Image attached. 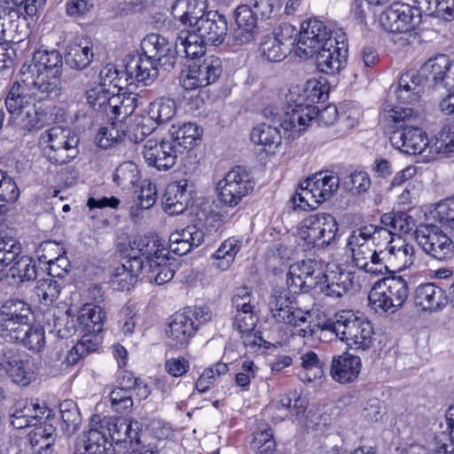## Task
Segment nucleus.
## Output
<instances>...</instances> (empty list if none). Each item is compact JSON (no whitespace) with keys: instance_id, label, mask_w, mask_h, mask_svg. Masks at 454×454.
Here are the masks:
<instances>
[{"instance_id":"1","label":"nucleus","mask_w":454,"mask_h":454,"mask_svg":"<svg viewBox=\"0 0 454 454\" xmlns=\"http://www.w3.org/2000/svg\"><path fill=\"white\" fill-rule=\"evenodd\" d=\"M388 116L396 124L389 137L391 145L405 154L421 153L428 140L426 133L414 126L419 119L418 112L411 107L395 106L388 110Z\"/></svg>"},{"instance_id":"2","label":"nucleus","mask_w":454,"mask_h":454,"mask_svg":"<svg viewBox=\"0 0 454 454\" xmlns=\"http://www.w3.org/2000/svg\"><path fill=\"white\" fill-rule=\"evenodd\" d=\"M325 329H328L352 349L365 351L374 341L372 324L353 310L337 312L332 320L325 323Z\"/></svg>"},{"instance_id":"3","label":"nucleus","mask_w":454,"mask_h":454,"mask_svg":"<svg viewBox=\"0 0 454 454\" xmlns=\"http://www.w3.org/2000/svg\"><path fill=\"white\" fill-rule=\"evenodd\" d=\"M79 138L69 128L54 126L41 133L42 155L56 166L67 164L79 154Z\"/></svg>"},{"instance_id":"4","label":"nucleus","mask_w":454,"mask_h":454,"mask_svg":"<svg viewBox=\"0 0 454 454\" xmlns=\"http://www.w3.org/2000/svg\"><path fill=\"white\" fill-rule=\"evenodd\" d=\"M135 253L140 254L145 261L143 270L156 273L153 277L157 285H163L174 277V270L167 264L168 260L167 248L157 237H137L129 243ZM150 280L153 277H149Z\"/></svg>"},{"instance_id":"5","label":"nucleus","mask_w":454,"mask_h":454,"mask_svg":"<svg viewBox=\"0 0 454 454\" xmlns=\"http://www.w3.org/2000/svg\"><path fill=\"white\" fill-rule=\"evenodd\" d=\"M409 296L408 282L400 276L386 278L377 282L369 293V301L375 309L393 314L403 305Z\"/></svg>"},{"instance_id":"6","label":"nucleus","mask_w":454,"mask_h":454,"mask_svg":"<svg viewBox=\"0 0 454 454\" xmlns=\"http://www.w3.org/2000/svg\"><path fill=\"white\" fill-rule=\"evenodd\" d=\"M338 231V223L332 215L317 213L301 221L299 235L308 246L325 248L335 240Z\"/></svg>"},{"instance_id":"7","label":"nucleus","mask_w":454,"mask_h":454,"mask_svg":"<svg viewBox=\"0 0 454 454\" xmlns=\"http://www.w3.org/2000/svg\"><path fill=\"white\" fill-rule=\"evenodd\" d=\"M6 378L21 386L28 385L35 378L28 355L13 345L0 347V379Z\"/></svg>"},{"instance_id":"8","label":"nucleus","mask_w":454,"mask_h":454,"mask_svg":"<svg viewBox=\"0 0 454 454\" xmlns=\"http://www.w3.org/2000/svg\"><path fill=\"white\" fill-rule=\"evenodd\" d=\"M414 237L418 246L430 257L444 262L453 259V241L435 225H419L414 231Z\"/></svg>"},{"instance_id":"9","label":"nucleus","mask_w":454,"mask_h":454,"mask_svg":"<svg viewBox=\"0 0 454 454\" xmlns=\"http://www.w3.org/2000/svg\"><path fill=\"white\" fill-rule=\"evenodd\" d=\"M254 184L241 167L231 169L217 184V199L225 207H234L254 190Z\"/></svg>"},{"instance_id":"10","label":"nucleus","mask_w":454,"mask_h":454,"mask_svg":"<svg viewBox=\"0 0 454 454\" xmlns=\"http://www.w3.org/2000/svg\"><path fill=\"white\" fill-rule=\"evenodd\" d=\"M323 265L316 259H307L292 264L287 274L286 284L290 292L308 293L321 285Z\"/></svg>"},{"instance_id":"11","label":"nucleus","mask_w":454,"mask_h":454,"mask_svg":"<svg viewBox=\"0 0 454 454\" xmlns=\"http://www.w3.org/2000/svg\"><path fill=\"white\" fill-rule=\"evenodd\" d=\"M382 28L394 34H410L421 23L420 12L407 4H394L380 14Z\"/></svg>"},{"instance_id":"12","label":"nucleus","mask_w":454,"mask_h":454,"mask_svg":"<svg viewBox=\"0 0 454 454\" xmlns=\"http://www.w3.org/2000/svg\"><path fill=\"white\" fill-rule=\"evenodd\" d=\"M331 38H333L331 31L327 29L322 21L317 19H310L301 24L295 53L299 57L311 58Z\"/></svg>"},{"instance_id":"13","label":"nucleus","mask_w":454,"mask_h":454,"mask_svg":"<svg viewBox=\"0 0 454 454\" xmlns=\"http://www.w3.org/2000/svg\"><path fill=\"white\" fill-rule=\"evenodd\" d=\"M316 55L317 67L320 72L328 74L339 73L347 64L348 45L345 35L328 39Z\"/></svg>"},{"instance_id":"14","label":"nucleus","mask_w":454,"mask_h":454,"mask_svg":"<svg viewBox=\"0 0 454 454\" xmlns=\"http://www.w3.org/2000/svg\"><path fill=\"white\" fill-rule=\"evenodd\" d=\"M142 155L148 166L160 171H167L173 168L180 154L178 149L168 138L160 141L150 138L143 145Z\"/></svg>"},{"instance_id":"15","label":"nucleus","mask_w":454,"mask_h":454,"mask_svg":"<svg viewBox=\"0 0 454 454\" xmlns=\"http://www.w3.org/2000/svg\"><path fill=\"white\" fill-rule=\"evenodd\" d=\"M361 287L358 277L355 272L346 270L338 265L323 273L320 291L326 296L340 298L349 290Z\"/></svg>"},{"instance_id":"16","label":"nucleus","mask_w":454,"mask_h":454,"mask_svg":"<svg viewBox=\"0 0 454 454\" xmlns=\"http://www.w3.org/2000/svg\"><path fill=\"white\" fill-rule=\"evenodd\" d=\"M424 82L442 85L448 90L454 89V61L447 55L441 54L429 59L418 72Z\"/></svg>"},{"instance_id":"17","label":"nucleus","mask_w":454,"mask_h":454,"mask_svg":"<svg viewBox=\"0 0 454 454\" xmlns=\"http://www.w3.org/2000/svg\"><path fill=\"white\" fill-rule=\"evenodd\" d=\"M158 64L144 53L129 56L126 60L125 81L128 84L148 86L158 77Z\"/></svg>"},{"instance_id":"18","label":"nucleus","mask_w":454,"mask_h":454,"mask_svg":"<svg viewBox=\"0 0 454 454\" xmlns=\"http://www.w3.org/2000/svg\"><path fill=\"white\" fill-rule=\"evenodd\" d=\"M270 310L272 317L278 323L289 325L292 329L300 322L303 323L305 316L309 310H304L297 306V304L284 293H274L270 295L269 301Z\"/></svg>"},{"instance_id":"19","label":"nucleus","mask_w":454,"mask_h":454,"mask_svg":"<svg viewBox=\"0 0 454 454\" xmlns=\"http://www.w3.org/2000/svg\"><path fill=\"white\" fill-rule=\"evenodd\" d=\"M63 58L56 50H38L35 51L30 64L23 65V76L50 74L60 76L62 74Z\"/></svg>"},{"instance_id":"20","label":"nucleus","mask_w":454,"mask_h":454,"mask_svg":"<svg viewBox=\"0 0 454 454\" xmlns=\"http://www.w3.org/2000/svg\"><path fill=\"white\" fill-rule=\"evenodd\" d=\"M228 22L224 15L207 12L192 32L198 33L202 41L209 45L222 44L227 35Z\"/></svg>"},{"instance_id":"21","label":"nucleus","mask_w":454,"mask_h":454,"mask_svg":"<svg viewBox=\"0 0 454 454\" xmlns=\"http://www.w3.org/2000/svg\"><path fill=\"white\" fill-rule=\"evenodd\" d=\"M143 53L157 64L173 67L176 63V43L158 34L148 35L142 42Z\"/></svg>"},{"instance_id":"22","label":"nucleus","mask_w":454,"mask_h":454,"mask_svg":"<svg viewBox=\"0 0 454 454\" xmlns=\"http://www.w3.org/2000/svg\"><path fill=\"white\" fill-rule=\"evenodd\" d=\"M144 267L145 261L141 258V254L135 253V249L130 247L129 259L115 269L110 281L111 286L119 291L129 290L136 284L137 276Z\"/></svg>"},{"instance_id":"23","label":"nucleus","mask_w":454,"mask_h":454,"mask_svg":"<svg viewBox=\"0 0 454 454\" xmlns=\"http://www.w3.org/2000/svg\"><path fill=\"white\" fill-rule=\"evenodd\" d=\"M45 409L27 399L17 401L10 409L11 424L17 429L37 426L43 419Z\"/></svg>"},{"instance_id":"24","label":"nucleus","mask_w":454,"mask_h":454,"mask_svg":"<svg viewBox=\"0 0 454 454\" xmlns=\"http://www.w3.org/2000/svg\"><path fill=\"white\" fill-rule=\"evenodd\" d=\"M205 0H177L173 6V15L178 19V27L183 30H194L199 21L206 16Z\"/></svg>"},{"instance_id":"25","label":"nucleus","mask_w":454,"mask_h":454,"mask_svg":"<svg viewBox=\"0 0 454 454\" xmlns=\"http://www.w3.org/2000/svg\"><path fill=\"white\" fill-rule=\"evenodd\" d=\"M425 82L423 78L416 71H410L403 74L395 88L394 93L399 103L402 105H414L419 101L424 91Z\"/></svg>"},{"instance_id":"26","label":"nucleus","mask_w":454,"mask_h":454,"mask_svg":"<svg viewBox=\"0 0 454 454\" xmlns=\"http://www.w3.org/2000/svg\"><path fill=\"white\" fill-rule=\"evenodd\" d=\"M316 115L315 106H299V108H291L290 111H287L283 120L278 115L274 124L278 123L285 131L300 134L306 130Z\"/></svg>"},{"instance_id":"27","label":"nucleus","mask_w":454,"mask_h":454,"mask_svg":"<svg viewBox=\"0 0 454 454\" xmlns=\"http://www.w3.org/2000/svg\"><path fill=\"white\" fill-rule=\"evenodd\" d=\"M445 291L434 283L419 286L414 294V303L422 310L436 311L447 304Z\"/></svg>"},{"instance_id":"28","label":"nucleus","mask_w":454,"mask_h":454,"mask_svg":"<svg viewBox=\"0 0 454 454\" xmlns=\"http://www.w3.org/2000/svg\"><path fill=\"white\" fill-rule=\"evenodd\" d=\"M93 58L92 43L86 38H77L66 48L65 61L72 69H85L90 66Z\"/></svg>"},{"instance_id":"29","label":"nucleus","mask_w":454,"mask_h":454,"mask_svg":"<svg viewBox=\"0 0 454 454\" xmlns=\"http://www.w3.org/2000/svg\"><path fill=\"white\" fill-rule=\"evenodd\" d=\"M360 370V357L344 353L342 356L333 357L331 365V375L334 380L345 384L356 380Z\"/></svg>"},{"instance_id":"30","label":"nucleus","mask_w":454,"mask_h":454,"mask_svg":"<svg viewBox=\"0 0 454 454\" xmlns=\"http://www.w3.org/2000/svg\"><path fill=\"white\" fill-rule=\"evenodd\" d=\"M191 201V193L187 190V181L170 183L164 194L165 210L169 215L182 214Z\"/></svg>"},{"instance_id":"31","label":"nucleus","mask_w":454,"mask_h":454,"mask_svg":"<svg viewBox=\"0 0 454 454\" xmlns=\"http://www.w3.org/2000/svg\"><path fill=\"white\" fill-rule=\"evenodd\" d=\"M264 114L267 116L270 114L273 116L272 123L277 121L278 114L273 113L270 108L264 110ZM251 141L257 145H262L265 147V151H270L277 148L281 145V133L278 127L276 124L271 123H260L255 126L250 134Z\"/></svg>"},{"instance_id":"32","label":"nucleus","mask_w":454,"mask_h":454,"mask_svg":"<svg viewBox=\"0 0 454 454\" xmlns=\"http://www.w3.org/2000/svg\"><path fill=\"white\" fill-rule=\"evenodd\" d=\"M197 326L190 315L176 313L168 325L167 334L176 347H184L193 336Z\"/></svg>"},{"instance_id":"33","label":"nucleus","mask_w":454,"mask_h":454,"mask_svg":"<svg viewBox=\"0 0 454 454\" xmlns=\"http://www.w3.org/2000/svg\"><path fill=\"white\" fill-rule=\"evenodd\" d=\"M32 429L28 434L29 442L32 447L40 445L37 450L38 454H53V443L56 440V427L51 423L49 415L46 419L37 426H32Z\"/></svg>"},{"instance_id":"34","label":"nucleus","mask_w":454,"mask_h":454,"mask_svg":"<svg viewBox=\"0 0 454 454\" xmlns=\"http://www.w3.org/2000/svg\"><path fill=\"white\" fill-rule=\"evenodd\" d=\"M24 82H30L35 89L33 93L37 100H55L61 91L60 76L41 74L24 76Z\"/></svg>"},{"instance_id":"35","label":"nucleus","mask_w":454,"mask_h":454,"mask_svg":"<svg viewBox=\"0 0 454 454\" xmlns=\"http://www.w3.org/2000/svg\"><path fill=\"white\" fill-rule=\"evenodd\" d=\"M169 138L171 144L178 149L183 155L189 151L200 138V133L198 127L192 122L183 123L182 125H173L169 129Z\"/></svg>"},{"instance_id":"36","label":"nucleus","mask_w":454,"mask_h":454,"mask_svg":"<svg viewBox=\"0 0 454 454\" xmlns=\"http://www.w3.org/2000/svg\"><path fill=\"white\" fill-rule=\"evenodd\" d=\"M206 44L198 33L181 29L176 40V51L185 58L195 59L204 54Z\"/></svg>"},{"instance_id":"37","label":"nucleus","mask_w":454,"mask_h":454,"mask_svg":"<svg viewBox=\"0 0 454 454\" xmlns=\"http://www.w3.org/2000/svg\"><path fill=\"white\" fill-rule=\"evenodd\" d=\"M20 251V245L10 234L9 230L0 224V280L4 276L6 268L16 260Z\"/></svg>"},{"instance_id":"38","label":"nucleus","mask_w":454,"mask_h":454,"mask_svg":"<svg viewBox=\"0 0 454 454\" xmlns=\"http://www.w3.org/2000/svg\"><path fill=\"white\" fill-rule=\"evenodd\" d=\"M105 319L106 312L96 305L83 306L77 318L80 330L90 333H101Z\"/></svg>"},{"instance_id":"39","label":"nucleus","mask_w":454,"mask_h":454,"mask_svg":"<svg viewBox=\"0 0 454 454\" xmlns=\"http://www.w3.org/2000/svg\"><path fill=\"white\" fill-rule=\"evenodd\" d=\"M34 321L31 307L23 300L9 299L0 308V322Z\"/></svg>"},{"instance_id":"40","label":"nucleus","mask_w":454,"mask_h":454,"mask_svg":"<svg viewBox=\"0 0 454 454\" xmlns=\"http://www.w3.org/2000/svg\"><path fill=\"white\" fill-rule=\"evenodd\" d=\"M59 412L61 431L66 436L73 435L82 423V416L77 404L72 400H65L59 404Z\"/></svg>"},{"instance_id":"41","label":"nucleus","mask_w":454,"mask_h":454,"mask_svg":"<svg viewBox=\"0 0 454 454\" xmlns=\"http://www.w3.org/2000/svg\"><path fill=\"white\" fill-rule=\"evenodd\" d=\"M387 262L397 270L411 267L415 261V248L412 245L403 243L397 246L396 242L388 247Z\"/></svg>"},{"instance_id":"42","label":"nucleus","mask_w":454,"mask_h":454,"mask_svg":"<svg viewBox=\"0 0 454 454\" xmlns=\"http://www.w3.org/2000/svg\"><path fill=\"white\" fill-rule=\"evenodd\" d=\"M154 117L150 111L141 114H135L130 119L129 128L130 140L139 143L151 135L157 126Z\"/></svg>"},{"instance_id":"43","label":"nucleus","mask_w":454,"mask_h":454,"mask_svg":"<svg viewBox=\"0 0 454 454\" xmlns=\"http://www.w3.org/2000/svg\"><path fill=\"white\" fill-rule=\"evenodd\" d=\"M112 104H114L112 118L118 119L121 117V121H123L129 117L131 119L135 114V109L142 105V102L138 94L129 92L113 97Z\"/></svg>"},{"instance_id":"44","label":"nucleus","mask_w":454,"mask_h":454,"mask_svg":"<svg viewBox=\"0 0 454 454\" xmlns=\"http://www.w3.org/2000/svg\"><path fill=\"white\" fill-rule=\"evenodd\" d=\"M81 332L83 333L81 340L66 356L67 364H76L80 357L88 356L90 353L95 351L100 343V333Z\"/></svg>"},{"instance_id":"45","label":"nucleus","mask_w":454,"mask_h":454,"mask_svg":"<svg viewBox=\"0 0 454 454\" xmlns=\"http://www.w3.org/2000/svg\"><path fill=\"white\" fill-rule=\"evenodd\" d=\"M190 67L195 71L200 84L204 87L215 82L222 73L221 59L215 56L207 57L202 62L194 63Z\"/></svg>"},{"instance_id":"46","label":"nucleus","mask_w":454,"mask_h":454,"mask_svg":"<svg viewBox=\"0 0 454 454\" xmlns=\"http://www.w3.org/2000/svg\"><path fill=\"white\" fill-rule=\"evenodd\" d=\"M35 99L36 98L34 94L27 92L19 82H15L5 99V106L11 114H20L24 108L32 105Z\"/></svg>"},{"instance_id":"47","label":"nucleus","mask_w":454,"mask_h":454,"mask_svg":"<svg viewBox=\"0 0 454 454\" xmlns=\"http://www.w3.org/2000/svg\"><path fill=\"white\" fill-rule=\"evenodd\" d=\"M289 51L290 49H286L272 34L264 35L259 46V52L262 57L269 62L282 61L286 59Z\"/></svg>"},{"instance_id":"48","label":"nucleus","mask_w":454,"mask_h":454,"mask_svg":"<svg viewBox=\"0 0 454 454\" xmlns=\"http://www.w3.org/2000/svg\"><path fill=\"white\" fill-rule=\"evenodd\" d=\"M380 223L389 231H393V236L409 233L415 225L413 218L403 211L384 214Z\"/></svg>"},{"instance_id":"49","label":"nucleus","mask_w":454,"mask_h":454,"mask_svg":"<svg viewBox=\"0 0 454 454\" xmlns=\"http://www.w3.org/2000/svg\"><path fill=\"white\" fill-rule=\"evenodd\" d=\"M114 94L110 93L108 90L102 85H98L86 91L88 104L96 111L102 112L106 115L112 114L114 104H112Z\"/></svg>"},{"instance_id":"50","label":"nucleus","mask_w":454,"mask_h":454,"mask_svg":"<svg viewBox=\"0 0 454 454\" xmlns=\"http://www.w3.org/2000/svg\"><path fill=\"white\" fill-rule=\"evenodd\" d=\"M112 427L108 428L109 434L117 442H138V422H132L128 419H114Z\"/></svg>"},{"instance_id":"51","label":"nucleus","mask_w":454,"mask_h":454,"mask_svg":"<svg viewBox=\"0 0 454 454\" xmlns=\"http://www.w3.org/2000/svg\"><path fill=\"white\" fill-rule=\"evenodd\" d=\"M301 369L298 372V377L301 381L312 382L322 377V364L316 353L313 351L307 352L301 356Z\"/></svg>"},{"instance_id":"52","label":"nucleus","mask_w":454,"mask_h":454,"mask_svg":"<svg viewBox=\"0 0 454 454\" xmlns=\"http://www.w3.org/2000/svg\"><path fill=\"white\" fill-rule=\"evenodd\" d=\"M61 288L59 280L48 276L37 281L35 291L43 304L50 305L59 298Z\"/></svg>"},{"instance_id":"53","label":"nucleus","mask_w":454,"mask_h":454,"mask_svg":"<svg viewBox=\"0 0 454 454\" xmlns=\"http://www.w3.org/2000/svg\"><path fill=\"white\" fill-rule=\"evenodd\" d=\"M342 188L352 195H361L371 187V179L365 171H354L342 180Z\"/></svg>"},{"instance_id":"54","label":"nucleus","mask_w":454,"mask_h":454,"mask_svg":"<svg viewBox=\"0 0 454 454\" xmlns=\"http://www.w3.org/2000/svg\"><path fill=\"white\" fill-rule=\"evenodd\" d=\"M20 196V190L12 180L4 171L0 170V215L7 211L6 204L13 203Z\"/></svg>"},{"instance_id":"55","label":"nucleus","mask_w":454,"mask_h":454,"mask_svg":"<svg viewBox=\"0 0 454 454\" xmlns=\"http://www.w3.org/2000/svg\"><path fill=\"white\" fill-rule=\"evenodd\" d=\"M138 176L137 166L132 161H124L115 169L113 180L117 185L128 188L137 182Z\"/></svg>"},{"instance_id":"56","label":"nucleus","mask_w":454,"mask_h":454,"mask_svg":"<svg viewBox=\"0 0 454 454\" xmlns=\"http://www.w3.org/2000/svg\"><path fill=\"white\" fill-rule=\"evenodd\" d=\"M239 250V247L234 239L224 240L213 255L217 261L216 266L222 270H227L234 261Z\"/></svg>"},{"instance_id":"57","label":"nucleus","mask_w":454,"mask_h":454,"mask_svg":"<svg viewBox=\"0 0 454 454\" xmlns=\"http://www.w3.org/2000/svg\"><path fill=\"white\" fill-rule=\"evenodd\" d=\"M325 328V323L320 325L319 323L314 322L312 320V314L309 312L305 316L304 322H298L292 329V332L294 335H298L302 338L317 337V339H321L323 334L329 331Z\"/></svg>"},{"instance_id":"58","label":"nucleus","mask_w":454,"mask_h":454,"mask_svg":"<svg viewBox=\"0 0 454 454\" xmlns=\"http://www.w3.org/2000/svg\"><path fill=\"white\" fill-rule=\"evenodd\" d=\"M13 262V265L10 268L12 278H18L22 282L35 279L37 271L32 258L21 256L19 260Z\"/></svg>"},{"instance_id":"59","label":"nucleus","mask_w":454,"mask_h":454,"mask_svg":"<svg viewBox=\"0 0 454 454\" xmlns=\"http://www.w3.org/2000/svg\"><path fill=\"white\" fill-rule=\"evenodd\" d=\"M18 342L33 351L39 353L45 345V333L44 330L40 325H30L29 329H27L24 336L21 337Z\"/></svg>"},{"instance_id":"60","label":"nucleus","mask_w":454,"mask_h":454,"mask_svg":"<svg viewBox=\"0 0 454 454\" xmlns=\"http://www.w3.org/2000/svg\"><path fill=\"white\" fill-rule=\"evenodd\" d=\"M20 18V10L0 6V40L12 41L11 34L16 27V20Z\"/></svg>"},{"instance_id":"61","label":"nucleus","mask_w":454,"mask_h":454,"mask_svg":"<svg viewBox=\"0 0 454 454\" xmlns=\"http://www.w3.org/2000/svg\"><path fill=\"white\" fill-rule=\"evenodd\" d=\"M126 134L123 130H120L112 123L107 127L101 128L96 135L95 140L98 145L103 149H107L121 143Z\"/></svg>"},{"instance_id":"62","label":"nucleus","mask_w":454,"mask_h":454,"mask_svg":"<svg viewBox=\"0 0 454 454\" xmlns=\"http://www.w3.org/2000/svg\"><path fill=\"white\" fill-rule=\"evenodd\" d=\"M33 322L26 320L0 322V335L10 341L18 342Z\"/></svg>"},{"instance_id":"63","label":"nucleus","mask_w":454,"mask_h":454,"mask_svg":"<svg viewBox=\"0 0 454 454\" xmlns=\"http://www.w3.org/2000/svg\"><path fill=\"white\" fill-rule=\"evenodd\" d=\"M434 218L442 227L454 231V197L436 205Z\"/></svg>"},{"instance_id":"64","label":"nucleus","mask_w":454,"mask_h":454,"mask_svg":"<svg viewBox=\"0 0 454 454\" xmlns=\"http://www.w3.org/2000/svg\"><path fill=\"white\" fill-rule=\"evenodd\" d=\"M435 151L438 153H454V121H449L439 131L436 143Z\"/></svg>"}]
</instances>
